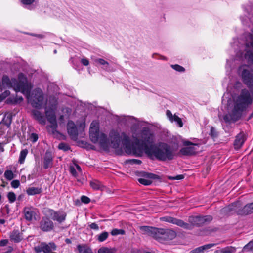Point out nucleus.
<instances>
[{"label": "nucleus", "mask_w": 253, "mask_h": 253, "mask_svg": "<svg viewBox=\"0 0 253 253\" xmlns=\"http://www.w3.org/2000/svg\"><path fill=\"white\" fill-rule=\"evenodd\" d=\"M66 216L67 214L65 212L57 211V214L53 217V220L61 223L65 220Z\"/></svg>", "instance_id": "26"}, {"label": "nucleus", "mask_w": 253, "mask_h": 253, "mask_svg": "<svg viewBox=\"0 0 253 253\" xmlns=\"http://www.w3.org/2000/svg\"><path fill=\"white\" fill-rule=\"evenodd\" d=\"M32 114L34 119L37 120L40 124L45 125V119L44 116L39 111L33 110L32 111Z\"/></svg>", "instance_id": "23"}, {"label": "nucleus", "mask_w": 253, "mask_h": 253, "mask_svg": "<svg viewBox=\"0 0 253 253\" xmlns=\"http://www.w3.org/2000/svg\"><path fill=\"white\" fill-rule=\"evenodd\" d=\"M127 162L131 165H140L142 163L140 160L135 159L128 160Z\"/></svg>", "instance_id": "46"}, {"label": "nucleus", "mask_w": 253, "mask_h": 253, "mask_svg": "<svg viewBox=\"0 0 253 253\" xmlns=\"http://www.w3.org/2000/svg\"><path fill=\"white\" fill-rule=\"evenodd\" d=\"M177 234L174 230L169 229H164L162 242L166 241L172 240L176 237Z\"/></svg>", "instance_id": "17"}, {"label": "nucleus", "mask_w": 253, "mask_h": 253, "mask_svg": "<svg viewBox=\"0 0 253 253\" xmlns=\"http://www.w3.org/2000/svg\"><path fill=\"white\" fill-rule=\"evenodd\" d=\"M91 141L94 143H96L98 142L99 135V131H95L94 132L92 131V132H90L89 133Z\"/></svg>", "instance_id": "33"}, {"label": "nucleus", "mask_w": 253, "mask_h": 253, "mask_svg": "<svg viewBox=\"0 0 253 253\" xmlns=\"http://www.w3.org/2000/svg\"><path fill=\"white\" fill-rule=\"evenodd\" d=\"M171 67L175 71L179 72H183L185 70L184 67L178 64L171 65Z\"/></svg>", "instance_id": "41"}, {"label": "nucleus", "mask_w": 253, "mask_h": 253, "mask_svg": "<svg viewBox=\"0 0 253 253\" xmlns=\"http://www.w3.org/2000/svg\"><path fill=\"white\" fill-rule=\"evenodd\" d=\"M7 198L10 203H13L16 200V195L13 192H9L7 194Z\"/></svg>", "instance_id": "39"}, {"label": "nucleus", "mask_w": 253, "mask_h": 253, "mask_svg": "<svg viewBox=\"0 0 253 253\" xmlns=\"http://www.w3.org/2000/svg\"><path fill=\"white\" fill-rule=\"evenodd\" d=\"M244 251H252L253 250V240L251 241L243 248Z\"/></svg>", "instance_id": "44"}, {"label": "nucleus", "mask_w": 253, "mask_h": 253, "mask_svg": "<svg viewBox=\"0 0 253 253\" xmlns=\"http://www.w3.org/2000/svg\"><path fill=\"white\" fill-rule=\"evenodd\" d=\"M77 249L79 253H93L90 248L85 245H79Z\"/></svg>", "instance_id": "28"}, {"label": "nucleus", "mask_w": 253, "mask_h": 253, "mask_svg": "<svg viewBox=\"0 0 253 253\" xmlns=\"http://www.w3.org/2000/svg\"><path fill=\"white\" fill-rule=\"evenodd\" d=\"M123 135L122 145L125 152L128 155L141 156L144 150L147 155V149L155 144L153 135L150 133L143 132L141 139H136L134 143L131 142L129 137L125 133H123Z\"/></svg>", "instance_id": "1"}, {"label": "nucleus", "mask_w": 253, "mask_h": 253, "mask_svg": "<svg viewBox=\"0 0 253 253\" xmlns=\"http://www.w3.org/2000/svg\"><path fill=\"white\" fill-rule=\"evenodd\" d=\"M1 84H3V88L4 85H6L8 87H12L16 92L21 91L23 94L29 95L30 93V88L26 82L22 80L18 81L15 78L10 80L9 77L6 75L2 76Z\"/></svg>", "instance_id": "4"}, {"label": "nucleus", "mask_w": 253, "mask_h": 253, "mask_svg": "<svg viewBox=\"0 0 253 253\" xmlns=\"http://www.w3.org/2000/svg\"><path fill=\"white\" fill-rule=\"evenodd\" d=\"M215 245L216 244L213 243L206 244L196 248V249L192 250L190 253H203L204 251L208 250Z\"/></svg>", "instance_id": "24"}, {"label": "nucleus", "mask_w": 253, "mask_h": 253, "mask_svg": "<svg viewBox=\"0 0 253 253\" xmlns=\"http://www.w3.org/2000/svg\"><path fill=\"white\" fill-rule=\"evenodd\" d=\"M4 177L8 180H11L14 178V174L12 170H6L4 172Z\"/></svg>", "instance_id": "38"}, {"label": "nucleus", "mask_w": 253, "mask_h": 253, "mask_svg": "<svg viewBox=\"0 0 253 253\" xmlns=\"http://www.w3.org/2000/svg\"><path fill=\"white\" fill-rule=\"evenodd\" d=\"M97 61L99 64H100L101 65H105V64L108 65V63L103 59H101V58L98 59L97 60Z\"/></svg>", "instance_id": "61"}, {"label": "nucleus", "mask_w": 253, "mask_h": 253, "mask_svg": "<svg viewBox=\"0 0 253 253\" xmlns=\"http://www.w3.org/2000/svg\"><path fill=\"white\" fill-rule=\"evenodd\" d=\"M247 67V66H243L239 68V70L243 83L252 89L253 88V71Z\"/></svg>", "instance_id": "6"}, {"label": "nucleus", "mask_w": 253, "mask_h": 253, "mask_svg": "<svg viewBox=\"0 0 253 253\" xmlns=\"http://www.w3.org/2000/svg\"><path fill=\"white\" fill-rule=\"evenodd\" d=\"M212 220L211 215L206 216H191L188 218V222L171 216H166L163 218V220L169 223L176 225L186 230H191L194 227H201L205 223L209 222Z\"/></svg>", "instance_id": "3"}, {"label": "nucleus", "mask_w": 253, "mask_h": 253, "mask_svg": "<svg viewBox=\"0 0 253 253\" xmlns=\"http://www.w3.org/2000/svg\"><path fill=\"white\" fill-rule=\"evenodd\" d=\"M8 121V122L7 123H6V124L7 125V126H9L11 123V121H12V116L11 114H8L7 117H6V121Z\"/></svg>", "instance_id": "57"}, {"label": "nucleus", "mask_w": 253, "mask_h": 253, "mask_svg": "<svg viewBox=\"0 0 253 253\" xmlns=\"http://www.w3.org/2000/svg\"><path fill=\"white\" fill-rule=\"evenodd\" d=\"M58 148L59 149L63 150L64 151H67L71 149L70 146L68 144L64 142L59 143Z\"/></svg>", "instance_id": "36"}, {"label": "nucleus", "mask_w": 253, "mask_h": 253, "mask_svg": "<svg viewBox=\"0 0 253 253\" xmlns=\"http://www.w3.org/2000/svg\"><path fill=\"white\" fill-rule=\"evenodd\" d=\"M35 0H21V2L25 5H30L34 2Z\"/></svg>", "instance_id": "56"}, {"label": "nucleus", "mask_w": 253, "mask_h": 253, "mask_svg": "<svg viewBox=\"0 0 253 253\" xmlns=\"http://www.w3.org/2000/svg\"><path fill=\"white\" fill-rule=\"evenodd\" d=\"M232 206H229L228 207H226L225 208H223L222 210V211L224 212H230L231 211H232Z\"/></svg>", "instance_id": "58"}, {"label": "nucleus", "mask_w": 253, "mask_h": 253, "mask_svg": "<svg viewBox=\"0 0 253 253\" xmlns=\"http://www.w3.org/2000/svg\"><path fill=\"white\" fill-rule=\"evenodd\" d=\"M183 145L186 147L182 148L179 151V154L183 156H192L196 154V149L193 146H197L189 141H185Z\"/></svg>", "instance_id": "10"}, {"label": "nucleus", "mask_w": 253, "mask_h": 253, "mask_svg": "<svg viewBox=\"0 0 253 253\" xmlns=\"http://www.w3.org/2000/svg\"><path fill=\"white\" fill-rule=\"evenodd\" d=\"M99 128V125L97 122H92L90 124V129H97Z\"/></svg>", "instance_id": "53"}, {"label": "nucleus", "mask_w": 253, "mask_h": 253, "mask_svg": "<svg viewBox=\"0 0 253 253\" xmlns=\"http://www.w3.org/2000/svg\"><path fill=\"white\" fill-rule=\"evenodd\" d=\"M108 233L106 231H104L99 235H97V239L99 242H102L108 238Z\"/></svg>", "instance_id": "34"}, {"label": "nucleus", "mask_w": 253, "mask_h": 253, "mask_svg": "<svg viewBox=\"0 0 253 253\" xmlns=\"http://www.w3.org/2000/svg\"><path fill=\"white\" fill-rule=\"evenodd\" d=\"M246 140V136L243 132H241L238 134L235 138L234 145L236 149L240 148Z\"/></svg>", "instance_id": "19"}, {"label": "nucleus", "mask_w": 253, "mask_h": 253, "mask_svg": "<svg viewBox=\"0 0 253 253\" xmlns=\"http://www.w3.org/2000/svg\"><path fill=\"white\" fill-rule=\"evenodd\" d=\"M138 181L140 184L145 186L150 185L152 183V181L151 180L145 178H139Z\"/></svg>", "instance_id": "40"}, {"label": "nucleus", "mask_w": 253, "mask_h": 253, "mask_svg": "<svg viewBox=\"0 0 253 253\" xmlns=\"http://www.w3.org/2000/svg\"><path fill=\"white\" fill-rule=\"evenodd\" d=\"M81 62L84 66H87L89 63V60L86 58L82 59Z\"/></svg>", "instance_id": "59"}, {"label": "nucleus", "mask_w": 253, "mask_h": 253, "mask_svg": "<svg viewBox=\"0 0 253 253\" xmlns=\"http://www.w3.org/2000/svg\"><path fill=\"white\" fill-rule=\"evenodd\" d=\"M56 248L57 246L53 242H49L48 244L42 242L34 247V251L36 253H40L42 252L43 253H57L53 252L55 251Z\"/></svg>", "instance_id": "9"}, {"label": "nucleus", "mask_w": 253, "mask_h": 253, "mask_svg": "<svg viewBox=\"0 0 253 253\" xmlns=\"http://www.w3.org/2000/svg\"><path fill=\"white\" fill-rule=\"evenodd\" d=\"M8 242V240H7V239L1 240V241H0V247L5 246L7 244Z\"/></svg>", "instance_id": "60"}, {"label": "nucleus", "mask_w": 253, "mask_h": 253, "mask_svg": "<svg viewBox=\"0 0 253 253\" xmlns=\"http://www.w3.org/2000/svg\"><path fill=\"white\" fill-rule=\"evenodd\" d=\"M26 192L28 196L40 194L42 192V187H30L26 189Z\"/></svg>", "instance_id": "25"}, {"label": "nucleus", "mask_w": 253, "mask_h": 253, "mask_svg": "<svg viewBox=\"0 0 253 253\" xmlns=\"http://www.w3.org/2000/svg\"><path fill=\"white\" fill-rule=\"evenodd\" d=\"M53 165V157L51 152L46 151L43 160V167L44 169L51 168Z\"/></svg>", "instance_id": "18"}, {"label": "nucleus", "mask_w": 253, "mask_h": 253, "mask_svg": "<svg viewBox=\"0 0 253 253\" xmlns=\"http://www.w3.org/2000/svg\"><path fill=\"white\" fill-rule=\"evenodd\" d=\"M123 133H124L123 132ZM122 138H123V133H122ZM110 146L114 149L119 148L121 142V137L117 132H112L110 135ZM123 139V138H122ZM122 141V139H121Z\"/></svg>", "instance_id": "14"}, {"label": "nucleus", "mask_w": 253, "mask_h": 253, "mask_svg": "<svg viewBox=\"0 0 253 253\" xmlns=\"http://www.w3.org/2000/svg\"><path fill=\"white\" fill-rule=\"evenodd\" d=\"M89 227L91 229L98 230L99 229V226L96 223H92L89 225Z\"/></svg>", "instance_id": "54"}, {"label": "nucleus", "mask_w": 253, "mask_h": 253, "mask_svg": "<svg viewBox=\"0 0 253 253\" xmlns=\"http://www.w3.org/2000/svg\"><path fill=\"white\" fill-rule=\"evenodd\" d=\"M253 213V202L246 204L243 208L238 210L237 213L239 215H247Z\"/></svg>", "instance_id": "16"}, {"label": "nucleus", "mask_w": 253, "mask_h": 253, "mask_svg": "<svg viewBox=\"0 0 253 253\" xmlns=\"http://www.w3.org/2000/svg\"><path fill=\"white\" fill-rule=\"evenodd\" d=\"M141 176L150 179H157L161 180L162 178L160 176L152 173H149L143 171L141 173Z\"/></svg>", "instance_id": "27"}, {"label": "nucleus", "mask_w": 253, "mask_h": 253, "mask_svg": "<svg viewBox=\"0 0 253 253\" xmlns=\"http://www.w3.org/2000/svg\"><path fill=\"white\" fill-rule=\"evenodd\" d=\"M147 156L151 160L160 161H170L174 159V152L171 146L164 142L154 144L147 149Z\"/></svg>", "instance_id": "2"}, {"label": "nucleus", "mask_w": 253, "mask_h": 253, "mask_svg": "<svg viewBox=\"0 0 253 253\" xmlns=\"http://www.w3.org/2000/svg\"><path fill=\"white\" fill-rule=\"evenodd\" d=\"M10 94V92L9 90H5L1 94H0V101H2L4 99H5L7 96H8Z\"/></svg>", "instance_id": "47"}, {"label": "nucleus", "mask_w": 253, "mask_h": 253, "mask_svg": "<svg viewBox=\"0 0 253 253\" xmlns=\"http://www.w3.org/2000/svg\"><path fill=\"white\" fill-rule=\"evenodd\" d=\"M89 184L90 187L94 190H99L103 187L102 183L97 180L90 181Z\"/></svg>", "instance_id": "29"}, {"label": "nucleus", "mask_w": 253, "mask_h": 253, "mask_svg": "<svg viewBox=\"0 0 253 253\" xmlns=\"http://www.w3.org/2000/svg\"><path fill=\"white\" fill-rule=\"evenodd\" d=\"M10 240L15 243H19L23 239L22 233H20L18 230H13L10 234Z\"/></svg>", "instance_id": "21"}, {"label": "nucleus", "mask_w": 253, "mask_h": 253, "mask_svg": "<svg viewBox=\"0 0 253 253\" xmlns=\"http://www.w3.org/2000/svg\"><path fill=\"white\" fill-rule=\"evenodd\" d=\"M45 114L48 121L51 124V128L53 130L56 129L58 125L54 111L52 109H48L45 110Z\"/></svg>", "instance_id": "12"}, {"label": "nucleus", "mask_w": 253, "mask_h": 253, "mask_svg": "<svg viewBox=\"0 0 253 253\" xmlns=\"http://www.w3.org/2000/svg\"><path fill=\"white\" fill-rule=\"evenodd\" d=\"M248 56V59L252 62H253V53L250 52L248 53V54H246V57Z\"/></svg>", "instance_id": "62"}, {"label": "nucleus", "mask_w": 253, "mask_h": 253, "mask_svg": "<svg viewBox=\"0 0 253 253\" xmlns=\"http://www.w3.org/2000/svg\"><path fill=\"white\" fill-rule=\"evenodd\" d=\"M28 151L27 149H23L20 151L18 162L22 164L25 162V158L28 154Z\"/></svg>", "instance_id": "32"}, {"label": "nucleus", "mask_w": 253, "mask_h": 253, "mask_svg": "<svg viewBox=\"0 0 253 253\" xmlns=\"http://www.w3.org/2000/svg\"><path fill=\"white\" fill-rule=\"evenodd\" d=\"M23 100V98L22 96H16V97H9L7 100L6 102L7 103L12 104H16L18 103L21 102Z\"/></svg>", "instance_id": "30"}, {"label": "nucleus", "mask_w": 253, "mask_h": 253, "mask_svg": "<svg viewBox=\"0 0 253 253\" xmlns=\"http://www.w3.org/2000/svg\"><path fill=\"white\" fill-rule=\"evenodd\" d=\"M46 213L53 220V217L57 214V211L54 210L48 209L46 210Z\"/></svg>", "instance_id": "45"}, {"label": "nucleus", "mask_w": 253, "mask_h": 253, "mask_svg": "<svg viewBox=\"0 0 253 253\" xmlns=\"http://www.w3.org/2000/svg\"><path fill=\"white\" fill-rule=\"evenodd\" d=\"M23 213L25 219L28 221H31L35 214L34 208L32 206L25 207L23 209Z\"/></svg>", "instance_id": "20"}, {"label": "nucleus", "mask_w": 253, "mask_h": 253, "mask_svg": "<svg viewBox=\"0 0 253 253\" xmlns=\"http://www.w3.org/2000/svg\"><path fill=\"white\" fill-rule=\"evenodd\" d=\"M11 185L13 188H17L20 186V182L18 180H14L11 182Z\"/></svg>", "instance_id": "51"}, {"label": "nucleus", "mask_w": 253, "mask_h": 253, "mask_svg": "<svg viewBox=\"0 0 253 253\" xmlns=\"http://www.w3.org/2000/svg\"><path fill=\"white\" fill-rule=\"evenodd\" d=\"M31 138L33 142H36L38 139V135L36 133H33L31 135Z\"/></svg>", "instance_id": "55"}, {"label": "nucleus", "mask_w": 253, "mask_h": 253, "mask_svg": "<svg viewBox=\"0 0 253 253\" xmlns=\"http://www.w3.org/2000/svg\"><path fill=\"white\" fill-rule=\"evenodd\" d=\"M110 233L112 236H117L118 235H124V234H125V231L122 229H118L117 228H114L112 230Z\"/></svg>", "instance_id": "35"}, {"label": "nucleus", "mask_w": 253, "mask_h": 253, "mask_svg": "<svg viewBox=\"0 0 253 253\" xmlns=\"http://www.w3.org/2000/svg\"><path fill=\"white\" fill-rule=\"evenodd\" d=\"M168 179L169 180H181L184 178V175L183 174L177 175L176 176H169Z\"/></svg>", "instance_id": "48"}, {"label": "nucleus", "mask_w": 253, "mask_h": 253, "mask_svg": "<svg viewBox=\"0 0 253 253\" xmlns=\"http://www.w3.org/2000/svg\"><path fill=\"white\" fill-rule=\"evenodd\" d=\"M81 200L82 203L85 204H88L90 202V198L89 197H88L87 196H84V195L81 196Z\"/></svg>", "instance_id": "49"}, {"label": "nucleus", "mask_w": 253, "mask_h": 253, "mask_svg": "<svg viewBox=\"0 0 253 253\" xmlns=\"http://www.w3.org/2000/svg\"><path fill=\"white\" fill-rule=\"evenodd\" d=\"M173 121H174L177 124L179 127H181L183 126V123L181 119L176 114H174V118L172 119V122Z\"/></svg>", "instance_id": "37"}, {"label": "nucleus", "mask_w": 253, "mask_h": 253, "mask_svg": "<svg viewBox=\"0 0 253 253\" xmlns=\"http://www.w3.org/2000/svg\"><path fill=\"white\" fill-rule=\"evenodd\" d=\"M223 119L226 122H229L230 121V119L227 115H226L223 117Z\"/></svg>", "instance_id": "63"}, {"label": "nucleus", "mask_w": 253, "mask_h": 253, "mask_svg": "<svg viewBox=\"0 0 253 253\" xmlns=\"http://www.w3.org/2000/svg\"><path fill=\"white\" fill-rule=\"evenodd\" d=\"M166 115L168 117V118L169 119V120L172 122V119L174 118V115H172L171 111L169 110H167L166 112Z\"/></svg>", "instance_id": "52"}, {"label": "nucleus", "mask_w": 253, "mask_h": 253, "mask_svg": "<svg viewBox=\"0 0 253 253\" xmlns=\"http://www.w3.org/2000/svg\"><path fill=\"white\" fill-rule=\"evenodd\" d=\"M140 229L143 234L153 237L156 240L162 242L164 228H160L149 226H142Z\"/></svg>", "instance_id": "7"}, {"label": "nucleus", "mask_w": 253, "mask_h": 253, "mask_svg": "<svg viewBox=\"0 0 253 253\" xmlns=\"http://www.w3.org/2000/svg\"><path fill=\"white\" fill-rule=\"evenodd\" d=\"M250 90L251 91L246 88L242 89L237 97L234 104L246 110L253 102V91Z\"/></svg>", "instance_id": "5"}, {"label": "nucleus", "mask_w": 253, "mask_h": 253, "mask_svg": "<svg viewBox=\"0 0 253 253\" xmlns=\"http://www.w3.org/2000/svg\"><path fill=\"white\" fill-rule=\"evenodd\" d=\"M244 111V109L234 104V108L230 114L231 120L234 122L237 121L241 118L242 113Z\"/></svg>", "instance_id": "15"}, {"label": "nucleus", "mask_w": 253, "mask_h": 253, "mask_svg": "<svg viewBox=\"0 0 253 253\" xmlns=\"http://www.w3.org/2000/svg\"><path fill=\"white\" fill-rule=\"evenodd\" d=\"M69 171L71 173V174L75 177H77L78 174L76 171V170L74 167L71 166L69 167Z\"/></svg>", "instance_id": "50"}, {"label": "nucleus", "mask_w": 253, "mask_h": 253, "mask_svg": "<svg viewBox=\"0 0 253 253\" xmlns=\"http://www.w3.org/2000/svg\"><path fill=\"white\" fill-rule=\"evenodd\" d=\"M117 251L115 248H109L106 247H102L98 250V253H115Z\"/></svg>", "instance_id": "31"}, {"label": "nucleus", "mask_w": 253, "mask_h": 253, "mask_svg": "<svg viewBox=\"0 0 253 253\" xmlns=\"http://www.w3.org/2000/svg\"><path fill=\"white\" fill-rule=\"evenodd\" d=\"M54 227L52 221L46 216L42 217L39 223V228L43 232H50L54 229Z\"/></svg>", "instance_id": "11"}, {"label": "nucleus", "mask_w": 253, "mask_h": 253, "mask_svg": "<svg viewBox=\"0 0 253 253\" xmlns=\"http://www.w3.org/2000/svg\"><path fill=\"white\" fill-rule=\"evenodd\" d=\"M68 134L72 139H76L78 136V132L76 125L73 121L70 120L67 125Z\"/></svg>", "instance_id": "13"}, {"label": "nucleus", "mask_w": 253, "mask_h": 253, "mask_svg": "<svg viewBox=\"0 0 253 253\" xmlns=\"http://www.w3.org/2000/svg\"><path fill=\"white\" fill-rule=\"evenodd\" d=\"M98 141L100 146L105 150L109 149V144L107 136L104 133H101L99 137Z\"/></svg>", "instance_id": "22"}, {"label": "nucleus", "mask_w": 253, "mask_h": 253, "mask_svg": "<svg viewBox=\"0 0 253 253\" xmlns=\"http://www.w3.org/2000/svg\"><path fill=\"white\" fill-rule=\"evenodd\" d=\"M76 167V169H77V170L81 172H82V169H81V167L77 164H75Z\"/></svg>", "instance_id": "64"}, {"label": "nucleus", "mask_w": 253, "mask_h": 253, "mask_svg": "<svg viewBox=\"0 0 253 253\" xmlns=\"http://www.w3.org/2000/svg\"><path fill=\"white\" fill-rule=\"evenodd\" d=\"M44 97L42 91L40 88L35 89L32 94L31 104L34 108L40 109L43 105Z\"/></svg>", "instance_id": "8"}, {"label": "nucleus", "mask_w": 253, "mask_h": 253, "mask_svg": "<svg viewBox=\"0 0 253 253\" xmlns=\"http://www.w3.org/2000/svg\"><path fill=\"white\" fill-rule=\"evenodd\" d=\"M210 135L212 138H215L218 136V132L213 126L211 127Z\"/></svg>", "instance_id": "43"}, {"label": "nucleus", "mask_w": 253, "mask_h": 253, "mask_svg": "<svg viewBox=\"0 0 253 253\" xmlns=\"http://www.w3.org/2000/svg\"><path fill=\"white\" fill-rule=\"evenodd\" d=\"M235 251V249L232 247H227L223 249L221 253H233Z\"/></svg>", "instance_id": "42"}]
</instances>
